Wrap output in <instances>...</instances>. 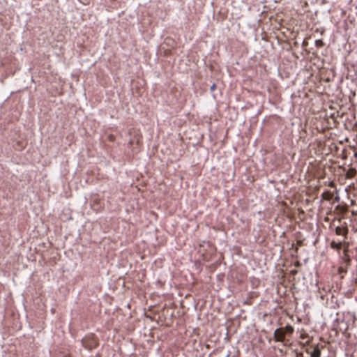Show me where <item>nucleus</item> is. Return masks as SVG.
I'll return each instance as SVG.
<instances>
[{
  "label": "nucleus",
  "instance_id": "obj_1",
  "mask_svg": "<svg viewBox=\"0 0 357 357\" xmlns=\"http://www.w3.org/2000/svg\"><path fill=\"white\" fill-rule=\"evenodd\" d=\"M274 337L277 341H282L284 337V332L282 328H278L274 332Z\"/></svg>",
  "mask_w": 357,
  "mask_h": 357
},
{
  "label": "nucleus",
  "instance_id": "obj_2",
  "mask_svg": "<svg viewBox=\"0 0 357 357\" xmlns=\"http://www.w3.org/2000/svg\"><path fill=\"white\" fill-rule=\"evenodd\" d=\"M335 233L337 235L345 236L347 234V229L344 227H337L335 229Z\"/></svg>",
  "mask_w": 357,
  "mask_h": 357
},
{
  "label": "nucleus",
  "instance_id": "obj_3",
  "mask_svg": "<svg viewBox=\"0 0 357 357\" xmlns=\"http://www.w3.org/2000/svg\"><path fill=\"white\" fill-rule=\"evenodd\" d=\"M311 357H320L321 356V351L318 348H315L312 352H311Z\"/></svg>",
  "mask_w": 357,
  "mask_h": 357
},
{
  "label": "nucleus",
  "instance_id": "obj_4",
  "mask_svg": "<svg viewBox=\"0 0 357 357\" xmlns=\"http://www.w3.org/2000/svg\"><path fill=\"white\" fill-rule=\"evenodd\" d=\"M286 331L287 333H291L293 332V328L291 326H287L286 328Z\"/></svg>",
  "mask_w": 357,
  "mask_h": 357
},
{
  "label": "nucleus",
  "instance_id": "obj_5",
  "mask_svg": "<svg viewBox=\"0 0 357 357\" xmlns=\"http://www.w3.org/2000/svg\"><path fill=\"white\" fill-rule=\"evenodd\" d=\"M317 45H322V41L319 40L316 41Z\"/></svg>",
  "mask_w": 357,
  "mask_h": 357
},
{
  "label": "nucleus",
  "instance_id": "obj_6",
  "mask_svg": "<svg viewBox=\"0 0 357 357\" xmlns=\"http://www.w3.org/2000/svg\"><path fill=\"white\" fill-rule=\"evenodd\" d=\"M215 88V85L213 84L211 86V91H213Z\"/></svg>",
  "mask_w": 357,
  "mask_h": 357
}]
</instances>
